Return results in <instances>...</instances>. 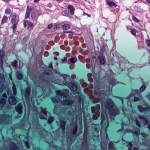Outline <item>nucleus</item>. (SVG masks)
Masks as SVG:
<instances>
[{
  "label": "nucleus",
  "mask_w": 150,
  "mask_h": 150,
  "mask_svg": "<svg viewBox=\"0 0 150 150\" xmlns=\"http://www.w3.org/2000/svg\"><path fill=\"white\" fill-rule=\"evenodd\" d=\"M10 16L11 18V22L13 24L12 28L14 30L16 29L19 20V17L15 13L11 14Z\"/></svg>",
  "instance_id": "1"
},
{
  "label": "nucleus",
  "mask_w": 150,
  "mask_h": 150,
  "mask_svg": "<svg viewBox=\"0 0 150 150\" xmlns=\"http://www.w3.org/2000/svg\"><path fill=\"white\" fill-rule=\"evenodd\" d=\"M24 26H26L28 25L27 28L29 30H31L34 27L33 23L31 22H29L27 20L24 21Z\"/></svg>",
  "instance_id": "2"
},
{
  "label": "nucleus",
  "mask_w": 150,
  "mask_h": 150,
  "mask_svg": "<svg viewBox=\"0 0 150 150\" xmlns=\"http://www.w3.org/2000/svg\"><path fill=\"white\" fill-rule=\"evenodd\" d=\"M98 59L101 64L103 65L105 64V59L104 56L103 55H99L98 56Z\"/></svg>",
  "instance_id": "3"
},
{
  "label": "nucleus",
  "mask_w": 150,
  "mask_h": 150,
  "mask_svg": "<svg viewBox=\"0 0 150 150\" xmlns=\"http://www.w3.org/2000/svg\"><path fill=\"white\" fill-rule=\"evenodd\" d=\"M8 101L9 103L12 105H15L16 103V99L13 96L10 97L9 98Z\"/></svg>",
  "instance_id": "4"
},
{
  "label": "nucleus",
  "mask_w": 150,
  "mask_h": 150,
  "mask_svg": "<svg viewBox=\"0 0 150 150\" xmlns=\"http://www.w3.org/2000/svg\"><path fill=\"white\" fill-rule=\"evenodd\" d=\"M16 111L18 112L19 115H21L22 112V106L21 104H18L15 108Z\"/></svg>",
  "instance_id": "5"
},
{
  "label": "nucleus",
  "mask_w": 150,
  "mask_h": 150,
  "mask_svg": "<svg viewBox=\"0 0 150 150\" xmlns=\"http://www.w3.org/2000/svg\"><path fill=\"white\" fill-rule=\"evenodd\" d=\"M138 108L139 110V111L141 112H143L146 111V110L147 111L149 110L150 109V108L149 107H147L146 108H144L142 107L141 106L139 105L138 107Z\"/></svg>",
  "instance_id": "6"
},
{
  "label": "nucleus",
  "mask_w": 150,
  "mask_h": 150,
  "mask_svg": "<svg viewBox=\"0 0 150 150\" xmlns=\"http://www.w3.org/2000/svg\"><path fill=\"white\" fill-rule=\"evenodd\" d=\"M67 8L69 10L70 13L73 15L74 13V8L73 6L72 5H69L68 6Z\"/></svg>",
  "instance_id": "7"
},
{
  "label": "nucleus",
  "mask_w": 150,
  "mask_h": 150,
  "mask_svg": "<svg viewBox=\"0 0 150 150\" xmlns=\"http://www.w3.org/2000/svg\"><path fill=\"white\" fill-rule=\"evenodd\" d=\"M109 113L110 115L114 116L116 114H119L118 110L117 109L115 110H112Z\"/></svg>",
  "instance_id": "8"
},
{
  "label": "nucleus",
  "mask_w": 150,
  "mask_h": 150,
  "mask_svg": "<svg viewBox=\"0 0 150 150\" xmlns=\"http://www.w3.org/2000/svg\"><path fill=\"white\" fill-rule=\"evenodd\" d=\"M107 3L109 6L111 7L113 6L115 7H116L117 6V5L114 2L109 0H107Z\"/></svg>",
  "instance_id": "9"
},
{
  "label": "nucleus",
  "mask_w": 150,
  "mask_h": 150,
  "mask_svg": "<svg viewBox=\"0 0 150 150\" xmlns=\"http://www.w3.org/2000/svg\"><path fill=\"white\" fill-rule=\"evenodd\" d=\"M62 104L63 105H69L71 104V102L69 100H66L62 102Z\"/></svg>",
  "instance_id": "10"
},
{
  "label": "nucleus",
  "mask_w": 150,
  "mask_h": 150,
  "mask_svg": "<svg viewBox=\"0 0 150 150\" xmlns=\"http://www.w3.org/2000/svg\"><path fill=\"white\" fill-rule=\"evenodd\" d=\"M4 55V52L2 50H1L0 51V62H1V63H2V60H1V59H2L3 56Z\"/></svg>",
  "instance_id": "11"
},
{
  "label": "nucleus",
  "mask_w": 150,
  "mask_h": 150,
  "mask_svg": "<svg viewBox=\"0 0 150 150\" xmlns=\"http://www.w3.org/2000/svg\"><path fill=\"white\" fill-rule=\"evenodd\" d=\"M139 118L140 119H141L143 121H144V123H145V124H147L148 122V121L144 117L139 116Z\"/></svg>",
  "instance_id": "12"
},
{
  "label": "nucleus",
  "mask_w": 150,
  "mask_h": 150,
  "mask_svg": "<svg viewBox=\"0 0 150 150\" xmlns=\"http://www.w3.org/2000/svg\"><path fill=\"white\" fill-rule=\"evenodd\" d=\"M65 123L64 121L61 122L60 126L62 128V130L63 131L65 129Z\"/></svg>",
  "instance_id": "13"
},
{
  "label": "nucleus",
  "mask_w": 150,
  "mask_h": 150,
  "mask_svg": "<svg viewBox=\"0 0 150 150\" xmlns=\"http://www.w3.org/2000/svg\"><path fill=\"white\" fill-rule=\"evenodd\" d=\"M68 60L70 61V62L74 63L76 61V59L75 57H71L70 59H69Z\"/></svg>",
  "instance_id": "14"
},
{
  "label": "nucleus",
  "mask_w": 150,
  "mask_h": 150,
  "mask_svg": "<svg viewBox=\"0 0 150 150\" xmlns=\"http://www.w3.org/2000/svg\"><path fill=\"white\" fill-rule=\"evenodd\" d=\"M70 27V25L68 24H64L63 25V29L64 30L69 29Z\"/></svg>",
  "instance_id": "15"
},
{
  "label": "nucleus",
  "mask_w": 150,
  "mask_h": 150,
  "mask_svg": "<svg viewBox=\"0 0 150 150\" xmlns=\"http://www.w3.org/2000/svg\"><path fill=\"white\" fill-rule=\"evenodd\" d=\"M109 150H114V148L113 147V143L112 142L109 144Z\"/></svg>",
  "instance_id": "16"
},
{
  "label": "nucleus",
  "mask_w": 150,
  "mask_h": 150,
  "mask_svg": "<svg viewBox=\"0 0 150 150\" xmlns=\"http://www.w3.org/2000/svg\"><path fill=\"white\" fill-rule=\"evenodd\" d=\"M8 20V18L7 16H4L2 20L1 23H6Z\"/></svg>",
  "instance_id": "17"
},
{
  "label": "nucleus",
  "mask_w": 150,
  "mask_h": 150,
  "mask_svg": "<svg viewBox=\"0 0 150 150\" xmlns=\"http://www.w3.org/2000/svg\"><path fill=\"white\" fill-rule=\"evenodd\" d=\"M136 32H137V30L134 29H131V33L134 36L136 35Z\"/></svg>",
  "instance_id": "18"
},
{
  "label": "nucleus",
  "mask_w": 150,
  "mask_h": 150,
  "mask_svg": "<svg viewBox=\"0 0 150 150\" xmlns=\"http://www.w3.org/2000/svg\"><path fill=\"white\" fill-rule=\"evenodd\" d=\"M6 102V100L5 98H2L0 100V105H3Z\"/></svg>",
  "instance_id": "19"
},
{
  "label": "nucleus",
  "mask_w": 150,
  "mask_h": 150,
  "mask_svg": "<svg viewBox=\"0 0 150 150\" xmlns=\"http://www.w3.org/2000/svg\"><path fill=\"white\" fill-rule=\"evenodd\" d=\"M4 80L5 79L4 75L2 74H0V81L1 82L4 81Z\"/></svg>",
  "instance_id": "20"
},
{
  "label": "nucleus",
  "mask_w": 150,
  "mask_h": 150,
  "mask_svg": "<svg viewBox=\"0 0 150 150\" xmlns=\"http://www.w3.org/2000/svg\"><path fill=\"white\" fill-rule=\"evenodd\" d=\"M41 110L42 111V113L44 114L45 115L47 113V112L46 110V109L45 108H41Z\"/></svg>",
  "instance_id": "21"
},
{
  "label": "nucleus",
  "mask_w": 150,
  "mask_h": 150,
  "mask_svg": "<svg viewBox=\"0 0 150 150\" xmlns=\"http://www.w3.org/2000/svg\"><path fill=\"white\" fill-rule=\"evenodd\" d=\"M30 91V88H27L26 89L25 91V95H29Z\"/></svg>",
  "instance_id": "22"
},
{
  "label": "nucleus",
  "mask_w": 150,
  "mask_h": 150,
  "mask_svg": "<svg viewBox=\"0 0 150 150\" xmlns=\"http://www.w3.org/2000/svg\"><path fill=\"white\" fill-rule=\"evenodd\" d=\"M127 146L128 147V150H131V148H132V145L131 142H129Z\"/></svg>",
  "instance_id": "23"
},
{
  "label": "nucleus",
  "mask_w": 150,
  "mask_h": 150,
  "mask_svg": "<svg viewBox=\"0 0 150 150\" xmlns=\"http://www.w3.org/2000/svg\"><path fill=\"white\" fill-rule=\"evenodd\" d=\"M31 11V8L29 7L28 6H27V8L26 9V13L30 14V12Z\"/></svg>",
  "instance_id": "24"
},
{
  "label": "nucleus",
  "mask_w": 150,
  "mask_h": 150,
  "mask_svg": "<svg viewBox=\"0 0 150 150\" xmlns=\"http://www.w3.org/2000/svg\"><path fill=\"white\" fill-rule=\"evenodd\" d=\"M11 10L9 8H7L5 10V13L6 14H9L11 12Z\"/></svg>",
  "instance_id": "25"
},
{
  "label": "nucleus",
  "mask_w": 150,
  "mask_h": 150,
  "mask_svg": "<svg viewBox=\"0 0 150 150\" xmlns=\"http://www.w3.org/2000/svg\"><path fill=\"white\" fill-rule=\"evenodd\" d=\"M17 78L20 79H21L23 77L22 74L20 73H18L17 74Z\"/></svg>",
  "instance_id": "26"
},
{
  "label": "nucleus",
  "mask_w": 150,
  "mask_h": 150,
  "mask_svg": "<svg viewBox=\"0 0 150 150\" xmlns=\"http://www.w3.org/2000/svg\"><path fill=\"white\" fill-rule=\"evenodd\" d=\"M12 90L13 91V94H15L16 93V89L15 86L14 85V84L13 83V86L12 87Z\"/></svg>",
  "instance_id": "27"
},
{
  "label": "nucleus",
  "mask_w": 150,
  "mask_h": 150,
  "mask_svg": "<svg viewBox=\"0 0 150 150\" xmlns=\"http://www.w3.org/2000/svg\"><path fill=\"white\" fill-rule=\"evenodd\" d=\"M132 20L134 21L135 22H139V20L136 18L134 16H132Z\"/></svg>",
  "instance_id": "28"
},
{
  "label": "nucleus",
  "mask_w": 150,
  "mask_h": 150,
  "mask_svg": "<svg viewBox=\"0 0 150 150\" xmlns=\"http://www.w3.org/2000/svg\"><path fill=\"white\" fill-rule=\"evenodd\" d=\"M54 118L53 117H51L48 119V122L49 123H51L54 120Z\"/></svg>",
  "instance_id": "29"
},
{
  "label": "nucleus",
  "mask_w": 150,
  "mask_h": 150,
  "mask_svg": "<svg viewBox=\"0 0 150 150\" xmlns=\"http://www.w3.org/2000/svg\"><path fill=\"white\" fill-rule=\"evenodd\" d=\"M146 88V86H142L140 88V91H143Z\"/></svg>",
  "instance_id": "30"
},
{
  "label": "nucleus",
  "mask_w": 150,
  "mask_h": 150,
  "mask_svg": "<svg viewBox=\"0 0 150 150\" xmlns=\"http://www.w3.org/2000/svg\"><path fill=\"white\" fill-rule=\"evenodd\" d=\"M25 145L28 148H29L30 147V146L28 143V142H25Z\"/></svg>",
  "instance_id": "31"
},
{
  "label": "nucleus",
  "mask_w": 150,
  "mask_h": 150,
  "mask_svg": "<svg viewBox=\"0 0 150 150\" xmlns=\"http://www.w3.org/2000/svg\"><path fill=\"white\" fill-rule=\"evenodd\" d=\"M146 43L148 46H150V40H146Z\"/></svg>",
  "instance_id": "32"
},
{
  "label": "nucleus",
  "mask_w": 150,
  "mask_h": 150,
  "mask_svg": "<svg viewBox=\"0 0 150 150\" xmlns=\"http://www.w3.org/2000/svg\"><path fill=\"white\" fill-rule=\"evenodd\" d=\"M56 93L57 95H61V92L60 91H56Z\"/></svg>",
  "instance_id": "33"
},
{
  "label": "nucleus",
  "mask_w": 150,
  "mask_h": 150,
  "mask_svg": "<svg viewBox=\"0 0 150 150\" xmlns=\"http://www.w3.org/2000/svg\"><path fill=\"white\" fill-rule=\"evenodd\" d=\"M29 15H30V13H26L25 15V18H28L29 17Z\"/></svg>",
  "instance_id": "34"
},
{
  "label": "nucleus",
  "mask_w": 150,
  "mask_h": 150,
  "mask_svg": "<svg viewBox=\"0 0 150 150\" xmlns=\"http://www.w3.org/2000/svg\"><path fill=\"white\" fill-rule=\"evenodd\" d=\"M76 131H77V127H76V128L73 131V134H75Z\"/></svg>",
  "instance_id": "35"
},
{
  "label": "nucleus",
  "mask_w": 150,
  "mask_h": 150,
  "mask_svg": "<svg viewBox=\"0 0 150 150\" xmlns=\"http://www.w3.org/2000/svg\"><path fill=\"white\" fill-rule=\"evenodd\" d=\"M67 60V58L65 57H64V58L63 59H61V61H62V62H65V61H66Z\"/></svg>",
  "instance_id": "36"
},
{
  "label": "nucleus",
  "mask_w": 150,
  "mask_h": 150,
  "mask_svg": "<svg viewBox=\"0 0 150 150\" xmlns=\"http://www.w3.org/2000/svg\"><path fill=\"white\" fill-rule=\"evenodd\" d=\"M139 100V99L137 97H135L134 98V101L135 102V101H137Z\"/></svg>",
  "instance_id": "37"
},
{
  "label": "nucleus",
  "mask_w": 150,
  "mask_h": 150,
  "mask_svg": "<svg viewBox=\"0 0 150 150\" xmlns=\"http://www.w3.org/2000/svg\"><path fill=\"white\" fill-rule=\"evenodd\" d=\"M52 24H50L48 25V26H47L48 28V29H50L52 27Z\"/></svg>",
  "instance_id": "38"
},
{
  "label": "nucleus",
  "mask_w": 150,
  "mask_h": 150,
  "mask_svg": "<svg viewBox=\"0 0 150 150\" xmlns=\"http://www.w3.org/2000/svg\"><path fill=\"white\" fill-rule=\"evenodd\" d=\"M16 63V61H15L13 63L12 65L13 66H15Z\"/></svg>",
  "instance_id": "39"
},
{
  "label": "nucleus",
  "mask_w": 150,
  "mask_h": 150,
  "mask_svg": "<svg viewBox=\"0 0 150 150\" xmlns=\"http://www.w3.org/2000/svg\"><path fill=\"white\" fill-rule=\"evenodd\" d=\"M136 125L138 126H139L140 125L139 123L137 120H136Z\"/></svg>",
  "instance_id": "40"
},
{
  "label": "nucleus",
  "mask_w": 150,
  "mask_h": 150,
  "mask_svg": "<svg viewBox=\"0 0 150 150\" xmlns=\"http://www.w3.org/2000/svg\"><path fill=\"white\" fill-rule=\"evenodd\" d=\"M104 116L101 115L102 121L101 122H103L104 121Z\"/></svg>",
  "instance_id": "41"
},
{
  "label": "nucleus",
  "mask_w": 150,
  "mask_h": 150,
  "mask_svg": "<svg viewBox=\"0 0 150 150\" xmlns=\"http://www.w3.org/2000/svg\"><path fill=\"white\" fill-rule=\"evenodd\" d=\"M54 99H55V98H52V101L54 102V103L57 102V101H56V100H54Z\"/></svg>",
  "instance_id": "42"
},
{
  "label": "nucleus",
  "mask_w": 150,
  "mask_h": 150,
  "mask_svg": "<svg viewBox=\"0 0 150 150\" xmlns=\"http://www.w3.org/2000/svg\"><path fill=\"white\" fill-rule=\"evenodd\" d=\"M144 137H145L146 136V134L144 133H142L141 134Z\"/></svg>",
  "instance_id": "43"
},
{
  "label": "nucleus",
  "mask_w": 150,
  "mask_h": 150,
  "mask_svg": "<svg viewBox=\"0 0 150 150\" xmlns=\"http://www.w3.org/2000/svg\"><path fill=\"white\" fill-rule=\"evenodd\" d=\"M40 118H41V119H45V117H42L41 116H40Z\"/></svg>",
  "instance_id": "44"
},
{
  "label": "nucleus",
  "mask_w": 150,
  "mask_h": 150,
  "mask_svg": "<svg viewBox=\"0 0 150 150\" xmlns=\"http://www.w3.org/2000/svg\"><path fill=\"white\" fill-rule=\"evenodd\" d=\"M146 1L147 3H150V0H146Z\"/></svg>",
  "instance_id": "45"
},
{
  "label": "nucleus",
  "mask_w": 150,
  "mask_h": 150,
  "mask_svg": "<svg viewBox=\"0 0 150 150\" xmlns=\"http://www.w3.org/2000/svg\"><path fill=\"white\" fill-rule=\"evenodd\" d=\"M134 150H138V148L135 147L134 148Z\"/></svg>",
  "instance_id": "46"
},
{
  "label": "nucleus",
  "mask_w": 150,
  "mask_h": 150,
  "mask_svg": "<svg viewBox=\"0 0 150 150\" xmlns=\"http://www.w3.org/2000/svg\"><path fill=\"white\" fill-rule=\"evenodd\" d=\"M50 68H52V64H50Z\"/></svg>",
  "instance_id": "47"
},
{
  "label": "nucleus",
  "mask_w": 150,
  "mask_h": 150,
  "mask_svg": "<svg viewBox=\"0 0 150 150\" xmlns=\"http://www.w3.org/2000/svg\"><path fill=\"white\" fill-rule=\"evenodd\" d=\"M39 0H34V1L35 2H37Z\"/></svg>",
  "instance_id": "48"
},
{
  "label": "nucleus",
  "mask_w": 150,
  "mask_h": 150,
  "mask_svg": "<svg viewBox=\"0 0 150 150\" xmlns=\"http://www.w3.org/2000/svg\"><path fill=\"white\" fill-rule=\"evenodd\" d=\"M86 15H87L88 17H90V16H91L90 15H89L88 14H86Z\"/></svg>",
  "instance_id": "49"
},
{
  "label": "nucleus",
  "mask_w": 150,
  "mask_h": 150,
  "mask_svg": "<svg viewBox=\"0 0 150 150\" xmlns=\"http://www.w3.org/2000/svg\"><path fill=\"white\" fill-rule=\"evenodd\" d=\"M54 59L55 60H57V58L56 57H54Z\"/></svg>",
  "instance_id": "50"
},
{
  "label": "nucleus",
  "mask_w": 150,
  "mask_h": 150,
  "mask_svg": "<svg viewBox=\"0 0 150 150\" xmlns=\"http://www.w3.org/2000/svg\"><path fill=\"white\" fill-rule=\"evenodd\" d=\"M148 128L149 129H150V125H149L148 126Z\"/></svg>",
  "instance_id": "51"
},
{
  "label": "nucleus",
  "mask_w": 150,
  "mask_h": 150,
  "mask_svg": "<svg viewBox=\"0 0 150 150\" xmlns=\"http://www.w3.org/2000/svg\"><path fill=\"white\" fill-rule=\"evenodd\" d=\"M56 0L57 1H62V0Z\"/></svg>",
  "instance_id": "52"
},
{
  "label": "nucleus",
  "mask_w": 150,
  "mask_h": 150,
  "mask_svg": "<svg viewBox=\"0 0 150 150\" xmlns=\"http://www.w3.org/2000/svg\"><path fill=\"white\" fill-rule=\"evenodd\" d=\"M86 13H85L84 12V13H83V15H86Z\"/></svg>",
  "instance_id": "53"
},
{
  "label": "nucleus",
  "mask_w": 150,
  "mask_h": 150,
  "mask_svg": "<svg viewBox=\"0 0 150 150\" xmlns=\"http://www.w3.org/2000/svg\"><path fill=\"white\" fill-rule=\"evenodd\" d=\"M149 51L150 52V49L149 50Z\"/></svg>",
  "instance_id": "54"
},
{
  "label": "nucleus",
  "mask_w": 150,
  "mask_h": 150,
  "mask_svg": "<svg viewBox=\"0 0 150 150\" xmlns=\"http://www.w3.org/2000/svg\"><path fill=\"white\" fill-rule=\"evenodd\" d=\"M49 72H51V71H49Z\"/></svg>",
  "instance_id": "55"
},
{
  "label": "nucleus",
  "mask_w": 150,
  "mask_h": 150,
  "mask_svg": "<svg viewBox=\"0 0 150 150\" xmlns=\"http://www.w3.org/2000/svg\"><path fill=\"white\" fill-rule=\"evenodd\" d=\"M33 15V14H31V16H32Z\"/></svg>",
  "instance_id": "56"
},
{
  "label": "nucleus",
  "mask_w": 150,
  "mask_h": 150,
  "mask_svg": "<svg viewBox=\"0 0 150 150\" xmlns=\"http://www.w3.org/2000/svg\"><path fill=\"white\" fill-rule=\"evenodd\" d=\"M107 107L108 108V106H107Z\"/></svg>",
  "instance_id": "57"
},
{
  "label": "nucleus",
  "mask_w": 150,
  "mask_h": 150,
  "mask_svg": "<svg viewBox=\"0 0 150 150\" xmlns=\"http://www.w3.org/2000/svg\"><path fill=\"white\" fill-rule=\"evenodd\" d=\"M67 90H66L67 92Z\"/></svg>",
  "instance_id": "58"
},
{
  "label": "nucleus",
  "mask_w": 150,
  "mask_h": 150,
  "mask_svg": "<svg viewBox=\"0 0 150 150\" xmlns=\"http://www.w3.org/2000/svg\"><path fill=\"white\" fill-rule=\"evenodd\" d=\"M67 90H66L67 92Z\"/></svg>",
  "instance_id": "59"
}]
</instances>
